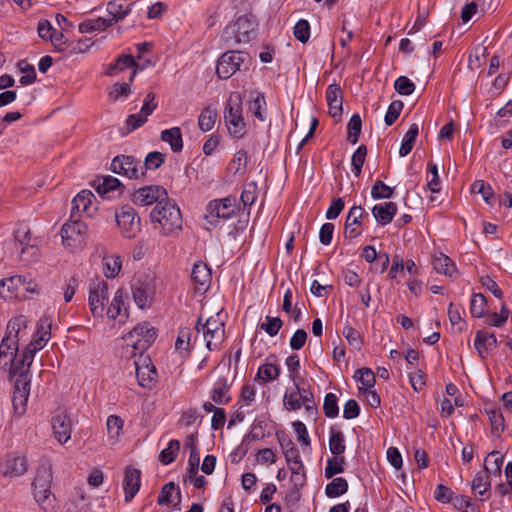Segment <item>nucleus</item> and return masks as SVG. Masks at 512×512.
<instances>
[{
    "label": "nucleus",
    "instance_id": "nucleus-1",
    "mask_svg": "<svg viewBox=\"0 0 512 512\" xmlns=\"http://www.w3.org/2000/svg\"><path fill=\"white\" fill-rule=\"evenodd\" d=\"M51 323L47 318H41L37 324L32 339L25 346L21 359L13 366H8L9 376L14 381V390L12 396L13 409L15 414L21 416L25 413L28 397L30 394L29 375L30 366L35 354L43 349L50 339Z\"/></svg>",
    "mask_w": 512,
    "mask_h": 512
},
{
    "label": "nucleus",
    "instance_id": "nucleus-2",
    "mask_svg": "<svg viewBox=\"0 0 512 512\" xmlns=\"http://www.w3.org/2000/svg\"><path fill=\"white\" fill-rule=\"evenodd\" d=\"M156 337V331L148 323L137 325L123 337L124 354L127 357L140 355V360L135 362L136 377L140 386L150 388L156 377V369L148 357H142Z\"/></svg>",
    "mask_w": 512,
    "mask_h": 512
},
{
    "label": "nucleus",
    "instance_id": "nucleus-3",
    "mask_svg": "<svg viewBox=\"0 0 512 512\" xmlns=\"http://www.w3.org/2000/svg\"><path fill=\"white\" fill-rule=\"evenodd\" d=\"M126 298L125 290L118 288L109 302V285L102 279L93 281L89 286L88 306L94 318H103L106 315L111 320L124 323L128 319Z\"/></svg>",
    "mask_w": 512,
    "mask_h": 512
},
{
    "label": "nucleus",
    "instance_id": "nucleus-4",
    "mask_svg": "<svg viewBox=\"0 0 512 512\" xmlns=\"http://www.w3.org/2000/svg\"><path fill=\"white\" fill-rule=\"evenodd\" d=\"M29 321L23 316H17L8 322L6 334L0 343V367L8 368L21 359L19 344L27 335ZM24 351V349L22 350Z\"/></svg>",
    "mask_w": 512,
    "mask_h": 512
},
{
    "label": "nucleus",
    "instance_id": "nucleus-5",
    "mask_svg": "<svg viewBox=\"0 0 512 512\" xmlns=\"http://www.w3.org/2000/svg\"><path fill=\"white\" fill-rule=\"evenodd\" d=\"M152 224L165 237L178 235L182 230L180 209L170 199L159 201L150 213Z\"/></svg>",
    "mask_w": 512,
    "mask_h": 512
},
{
    "label": "nucleus",
    "instance_id": "nucleus-6",
    "mask_svg": "<svg viewBox=\"0 0 512 512\" xmlns=\"http://www.w3.org/2000/svg\"><path fill=\"white\" fill-rule=\"evenodd\" d=\"M226 317L223 310L219 309L215 315L206 318L202 327V333L208 350H218L224 342Z\"/></svg>",
    "mask_w": 512,
    "mask_h": 512
},
{
    "label": "nucleus",
    "instance_id": "nucleus-7",
    "mask_svg": "<svg viewBox=\"0 0 512 512\" xmlns=\"http://www.w3.org/2000/svg\"><path fill=\"white\" fill-rule=\"evenodd\" d=\"M295 388L285 393L283 397V405L288 411H297L302 407L309 417L314 418L317 410L314 402L313 394L304 387H300L297 381L294 382Z\"/></svg>",
    "mask_w": 512,
    "mask_h": 512
},
{
    "label": "nucleus",
    "instance_id": "nucleus-8",
    "mask_svg": "<svg viewBox=\"0 0 512 512\" xmlns=\"http://www.w3.org/2000/svg\"><path fill=\"white\" fill-rule=\"evenodd\" d=\"M224 120L229 133L235 137H241L245 133V122L242 115V98L237 92L230 95Z\"/></svg>",
    "mask_w": 512,
    "mask_h": 512
},
{
    "label": "nucleus",
    "instance_id": "nucleus-9",
    "mask_svg": "<svg viewBox=\"0 0 512 512\" xmlns=\"http://www.w3.org/2000/svg\"><path fill=\"white\" fill-rule=\"evenodd\" d=\"M155 290V277L153 275L145 274L136 278L132 285V295L136 305L141 309L150 307Z\"/></svg>",
    "mask_w": 512,
    "mask_h": 512
},
{
    "label": "nucleus",
    "instance_id": "nucleus-10",
    "mask_svg": "<svg viewBox=\"0 0 512 512\" xmlns=\"http://www.w3.org/2000/svg\"><path fill=\"white\" fill-rule=\"evenodd\" d=\"M256 22L253 17L243 15L234 23L225 28L227 39H233L236 43H247L255 35Z\"/></svg>",
    "mask_w": 512,
    "mask_h": 512
},
{
    "label": "nucleus",
    "instance_id": "nucleus-11",
    "mask_svg": "<svg viewBox=\"0 0 512 512\" xmlns=\"http://www.w3.org/2000/svg\"><path fill=\"white\" fill-rule=\"evenodd\" d=\"M87 232V226L82 221L75 219L67 221L61 228L62 243L71 250L80 248Z\"/></svg>",
    "mask_w": 512,
    "mask_h": 512
},
{
    "label": "nucleus",
    "instance_id": "nucleus-12",
    "mask_svg": "<svg viewBox=\"0 0 512 512\" xmlns=\"http://www.w3.org/2000/svg\"><path fill=\"white\" fill-rule=\"evenodd\" d=\"M121 234L126 238H134L141 229V221L136 211L130 206H122L115 214Z\"/></svg>",
    "mask_w": 512,
    "mask_h": 512
},
{
    "label": "nucleus",
    "instance_id": "nucleus-13",
    "mask_svg": "<svg viewBox=\"0 0 512 512\" xmlns=\"http://www.w3.org/2000/svg\"><path fill=\"white\" fill-rule=\"evenodd\" d=\"M111 169L114 173L129 179H138L144 175L141 162L132 156H117L112 160Z\"/></svg>",
    "mask_w": 512,
    "mask_h": 512
},
{
    "label": "nucleus",
    "instance_id": "nucleus-14",
    "mask_svg": "<svg viewBox=\"0 0 512 512\" xmlns=\"http://www.w3.org/2000/svg\"><path fill=\"white\" fill-rule=\"evenodd\" d=\"M245 55L238 51L224 53L218 60L216 73L221 79L234 75L245 61Z\"/></svg>",
    "mask_w": 512,
    "mask_h": 512
},
{
    "label": "nucleus",
    "instance_id": "nucleus-15",
    "mask_svg": "<svg viewBox=\"0 0 512 512\" xmlns=\"http://www.w3.org/2000/svg\"><path fill=\"white\" fill-rule=\"evenodd\" d=\"M98 211V203L96 196L90 190L80 191L72 201V214L79 216L94 217Z\"/></svg>",
    "mask_w": 512,
    "mask_h": 512
},
{
    "label": "nucleus",
    "instance_id": "nucleus-16",
    "mask_svg": "<svg viewBox=\"0 0 512 512\" xmlns=\"http://www.w3.org/2000/svg\"><path fill=\"white\" fill-rule=\"evenodd\" d=\"M236 210L235 201L231 198L214 200L207 207L206 219L217 225L220 219H229Z\"/></svg>",
    "mask_w": 512,
    "mask_h": 512
},
{
    "label": "nucleus",
    "instance_id": "nucleus-17",
    "mask_svg": "<svg viewBox=\"0 0 512 512\" xmlns=\"http://www.w3.org/2000/svg\"><path fill=\"white\" fill-rule=\"evenodd\" d=\"M27 471V463L23 456L16 453H8L0 457V474L4 477L14 478L23 475Z\"/></svg>",
    "mask_w": 512,
    "mask_h": 512
},
{
    "label": "nucleus",
    "instance_id": "nucleus-18",
    "mask_svg": "<svg viewBox=\"0 0 512 512\" xmlns=\"http://www.w3.org/2000/svg\"><path fill=\"white\" fill-rule=\"evenodd\" d=\"M166 195V191L159 186H146L136 190L133 194V202L140 206H148L159 201H165L162 199Z\"/></svg>",
    "mask_w": 512,
    "mask_h": 512
},
{
    "label": "nucleus",
    "instance_id": "nucleus-19",
    "mask_svg": "<svg viewBox=\"0 0 512 512\" xmlns=\"http://www.w3.org/2000/svg\"><path fill=\"white\" fill-rule=\"evenodd\" d=\"M53 435L59 443H66L71 438L72 422L65 411H58L52 419Z\"/></svg>",
    "mask_w": 512,
    "mask_h": 512
},
{
    "label": "nucleus",
    "instance_id": "nucleus-20",
    "mask_svg": "<svg viewBox=\"0 0 512 512\" xmlns=\"http://www.w3.org/2000/svg\"><path fill=\"white\" fill-rule=\"evenodd\" d=\"M38 35L41 39L50 41L55 49L63 51L66 47V40L61 32H57L50 21L41 20L37 27Z\"/></svg>",
    "mask_w": 512,
    "mask_h": 512
},
{
    "label": "nucleus",
    "instance_id": "nucleus-21",
    "mask_svg": "<svg viewBox=\"0 0 512 512\" xmlns=\"http://www.w3.org/2000/svg\"><path fill=\"white\" fill-rule=\"evenodd\" d=\"M497 347V339L494 334L485 330L475 333L474 348L481 359H487L490 353Z\"/></svg>",
    "mask_w": 512,
    "mask_h": 512
},
{
    "label": "nucleus",
    "instance_id": "nucleus-22",
    "mask_svg": "<svg viewBox=\"0 0 512 512\" xmlns=\"http://www.w3.org/2000/svg\"><path fill=\"white\" fill-rule=\"evenodd\" d=\"M365 215L361 206H353L346 218L344 235L346 238L354 239L358 237L361 232V219Z\"/></svg>",
    "mask_w": 512,
    "mask_h": 512
},
{
    "label": "nucleus",
    "instance_id": "nucleus-23",
    "mask_svg": "<svg viewBox=\"0 0 512 512\" xmlns=\"http://www.w3.org/2000/svg\"><path fill=\"white\" fill-rule=\"evenodd\" d=\"M326 101L329 108V114L338 120L342 115L343 93L339 85L331 84L326 90Z\"/></svg>",
    "mask_w": 512,
    "mask_h": 512
},
{
    "label": "nucleus",
    "instance_id": "nucleus-24",
    "mask_svg": "<svg viewBox=\"0 0 512 512\" xmlns=\"http://www.w3.org/2000/svg\"><path fill=\"white\" fill-rule=\"evenodd\" d=\"M25 284V277L16 275L0 280V297L4 300L21 296V287Z\"/></svg>",
    "mask_w": 512,
    "mask_h": 512
},
{
    "label": "nucleus",
    "instance_id": "nucleus-25",
    "mask_svg": "<svg viewBox=\"0 0 512 512\" xmlns=\"http://www.w3.org/2000/svg\"><path fill=\"white\" fill-rule=\"evenodd\" d=\"M140 471L134 468H128L125 471L123 488L125 491V501L130 502L137 494L140 488Z\"/></svg>",
    "mask_w": 512,
    "mask_h": 512
},
{
    "label": "nucleus",
    "instance_id": "nucleus-26",
    "mask_svg": "<svg viewBox=\"0 0 512 512\" xmlns=\"http://www.w3.org/2000/svg\"><path fill=\"white\" fill-rule=\"evenodd\" d=\"M131 8L132 3H127L125 0L110 1L107 5L109 18H106V21H110L111 26L114 25L124 19L131 12Z\"/></svg>",
    "mask_w": 512,
    "mask_h": 512
},
{
    "label": "nucleus",
    "instance_id": "nucleus-27",
    "mask_svg": "<svg viewBox=\"0 0 512 512\" xmlns=\"http://www.w3.org/2000/svg\"><path fill=\"white\" fill-rule=\"evenodd\" d=\"M193 331L188 327L181 328L175 342V351L183 359L190 355L193 347Z\"/></svg>",
    "mask_w": 512,
    "mask_h": 512
},
{
    "label": "nucleus",
    "instance_id": "nucleus-28",
    "mask_svg": "<svg viewBox=\"0 0 512 512\" xmlns=\"http://www.w3.org/2000/svg\"><path fill=\"white\" fill-rule=\"evenodd\" d=\"M122 257L118 254H104L102 258V272L108 279L116 278L122 269Z\"/></svg>",
    "mask_w": 512,
    "mask_h": 512
},
{
    "label": "nucleus",
    "instance_id": "nucleus-29",
    "mask_svg": "<svg viewBox=\"0 0 512 512\" xmlns=\"http://www.w3.org/2000/svg\"><path fill=\"white\" fill-rule=\"evenodd\" d=\"M397 213V205L394 202H383L372 209V214L378 223L386 225L390 223Z\"/></svg>",
    "mask_w": 512,
    "mask_h": 512
},
{
    "label": "nucleus",
    "instance_id": "nucleus-30",
    "mask_svg": "<svg viewBox=\"0 0 512 512\" xmlns=\"http://www.w3.org/2000/svg\"><path fill=\"white\" fill-rule=\"evenodd\" d=\"M191 278L199 288L206 289L211 282V271L204 262L198 261L193 266Z\"/></svg>",
    "mask_w": 512,
    "mask_h": 512
},
{
    "label": "nucleus",
    "instance_id": "nucleus-31",
    "mask_svg": "<svg viewBox=\"0 0 512 512\" xmlns=\"http://www.w3.org/2000/svg\"><path fill=\"white\" fill-rule=\"evenodd\" d=\"M160 138L163 142L169 144L171 150L175 153L182 151L183 138L179 127H172L161 132Z\"/></svg>",
    "mask_w": 512,
    "mask_h": 512
},
{
    "label": "nucleus",
    "instance_id": "nucleus-32",
    "mask_svg": "<svg viewBox=\"0 0 512 512\" xmlns=\"http://www.w3.org/2000/svg\"><path fill=\"white\" fill-rule=\"evenodd\" d=\"M432 263L434 269L438 273H442L447 276H454L456 273V267L455 264L452 262V260L442 252L434 253L432 257Z\"/></svg>",
    "mask_w": 512,
    "mask_h": 512
},
{
    "label": "nucleus",
    "instance_id": "nucleus-33",
    "mask_svg": "<svg viewBox=\"0 0 512 512\" xmlns=\"http://www.w3.org/2000/svg\"><path fill=\"white\" fill-rule=\"evenodd\" d=\"M129 67H134V70L130 77V81H132L137 72L138 64L135 62L133 56L131 55L119 56L116 62L109 66L107 74L110 76H116L120 71H123L124 69Z\"/></svg>",
    "mask_w": 512,
    "mask_h": 512
},
{
    "label": "nucleus",
    "instance_id": "nucleus-34",
    "mask_svg": "<svg viewBox=\"0 0 512 512\" xmlns=\"http://www.w3.org/2000/svg\"><path fill=\"white\" fill-rule=\"evenodd\" d=\"M124 421L117 415H110L106 421L108 441L114 445L123 432Z\"/></svg>",
    "mask_w": 512,
    "mask_h": 512
},
{
    "label": "nucleus",
    "instance_id": "nucleus-35",
    "mask_svg": "<svg viewBox=\"0 0 512 512\" xmlns=\"http://www.w3.org/2000/svg\"><path fill=\"white\" fill-rule=\"evenodd\" d=\"M280 373L279 366L275 362H271L269 359L262 364L257 371L256 380H260L264 383L273 381L278 378Z\"/></svg>",
    "mask_w": 512,
    "mask_h": 512
},
{
    "label": "nucleus",
    "instance_id": "nucleus-36",
    "mask_svg": "<svg viewBox=\"0 0 512 512\" xmlns=\"http://www.w3.org/2000/svg\"><path fill=\"white\" fill-rule=\"evenodd\" d=\"M33 495L38 505L45 511H52L54 508V497L51 494L50 488H37L33 487Z\"/></svg>",
    "mask_w": 512,
    "mask_h": 512
},
{
    "label": "nucleus",
    "instance_id": "nucleus-37",
    "mask_svg": "<svg viewBox=\"0 0 512 512\" xmlns=\"http://www.w3.org/2000/svg\"><path fill=\"white\" fill-rule=\"evenodd\" d=\"M111 27V22L106 21V18L99 17L96 19H86L79 24V31L81 33L101 32Z\"/></svg>",
    "mask_w": 512,
    "mask_h": 512
},
{
    "label": "nucleus",
    "instance_id": "nucleus-38",
    "mask_svg": "<svg viewBox=\"0 0 512 512\" xmlns=\"http://www.w3.org/2000/svg\"><path fill=\"white\" fill-rule=\"evenodd\" d=\"M217 119V110L212 107L204 108L198 117V127L203 132L211 131Z\"/></svg>",
    "mask_w": 512,
    "mask_h": 512
},
{
    "label": "nucleus",
    "instance_id": "nucleus-39",
    "mask_svg": "<svg viewBox=\"0 0 512 512\" xmlns=\"http://www.w3.org/2000/svg\"><path fill=\"white\" fill-rule=\"evenodd\" d=\"M418 134H419L418 125L415 123L411 124L408 131L405 133V135L402 139V144L399 149V155L401 157H404L411 152Z\"/></svg>",
    "mask_w": 512,
    "mask_h": 512
},
{
    "label": "nucleus",
    "instance_id": "nucleus-40",
    "mask_svg": "<svg viewBox=\"0 0 512 512\" xmlns=\"http://www.w3.org/2000/svg\"><path fill=\"white\" fill-rule=\"evenodd\" d=\"M52 478L53 477L50 464L44 463L37 470L33 482V487L51 488Z\"/></svg>",
    "mask_w": 512,
    "mask_h": 512
},
{
    "label": "nucleus",
    "instance_id": "nucleus-41",
    "mask_svg": "<svg viewBox=\"0 0 512 512\" xmlns=\"http://www.w3.org/2000/svg\"><path fill=\"white\" fill-rule=\"evenodd\" d=\"M354 378L359 383V392L373 388L375 385V375L370 368L358 369L354 374Z\"/></svg>",
    "mask_w": 512,
    "mask_h": 512
},
{
    "label": "nucleus",
    "instance_id": "nucleus-42",
    "mask_svg": "<svg viewBox=\"0 0 512 512\" xmlns=\"http://www.w3.org/2000/svg\"><path fill=\"white\" fill-rule=\"evenodd\" d=\"M153 111L154 106L146 105L141 108L139 113L130 115L126 121L129 131H133L142 126L146 122L147 117L152 114Z\"/></svg>",
    "mask_w": 512,
    "mask_h": 512
},
{
    "label": "nucleus",
    "instance_id": "nucleus-43",
    "mask_svg": "<svg viewBox=\"0 0 512 512\" xmlns=\"http://www.w3.org/2000/svg\"><path fill=\"white\" fill-rule=\"evenodd\" d=\"M33 241L38 240L32 237L29 227L25 224L18 225L14 231L15 245L21 249L23 246L33 244Z\"/></svg>",
    "mask_w": 512,
    "mask_h": 512
},
{
    "label": "nucleus",
    "instance_id": "nucleus-44",
    "mask_svg": "<svg viewBox=\"0 0 512 512\" xmlns=\"http://www.w3.org/2000/svg\"><path fill=\"white\" fill-rule=\"evenodd\" d=\"M246 164H247L246 152L238 151L234 154V157L228 166V170L234 176L242 177L246 170Z\"/></svg>",
    "mask_w": 512,
    "mask_h": 512
},
{
    "label": "nucleus",
    "instance_id": "nucleus-45",
    "mask_svg": "<svg viewBox=\"0 0 512 512\" xmlns=\"http://www.w3.org/2000/svg\"><path fill=\"white\" fill-rule=\"evenodd\" d=\"M503 464V456L498 451H493L488 454L484 461V468L487 473L499 475Z\"/></svg>",
    "mask_w": 512,
    "mask_h": 512
},
{
    "label": "nucleus",
    "instance_id": "nucleus-46",
    "mask_svg": "<svg viewBox=\"0 0 512 512\" xmlns=\"http://www.w3.org/2000/svg\"><path fill=\"white\" fill-rule=\"evenodd\" d=\"M345 438L341 431L332 430L329 437V450L333 455L341 456L345 452Z\"/></svg>",
    "mask_w": 512,
    "mask_h": 512
},
{
    "label": "nucleus",
    "instance_id": "nucleus-47",
    "mask_svg": "<svg viewBox=\"0 0 512 512\" xmlns=\"http://www.w3.org/2000/svg\"><path fill=\"white\" fill-rule=\"evenodd\" d=\"M287 465L294 463V461L301 462L299 450L295 444L289 439L279 440Z\"/></svg>",
    "mask_w": 512,
    "mask_h": 512
},
{
    "label": "nucleus",
    "instance_id": "nucleus-48",
    "mask_svg": "<svg viewBox=\"0 0 512 512\" xmlns=\"http://www.w3.org/2000/svg\"><path fill=\"white\" fill-rule=\"evenodd\" d=\"M348 489L346 479L342 477L334 478L325 488V493L330 498H336L344 494Z\"/></svg>",
    "mask_w": 512,
    "mask_h": 512
},
{
    "label": "nucleus",
    "instance_id": "nucleus-49",
    "mask_svg": "<svg viewBox=\"0 0 512 512\" xmlns=\"http://www.w3.org/2000/svg\"><path fill=\"white\" fill-rule=\"evenodd\" d=\"M19 256L21 261L27 265L35 262L39 256L38 241H33V244L23 246L19 251Z\"/></svg>",
    "mask_w": 512,
    "mask_h": 512
},
{
    "label": "nucleus",
    "instance_id": "nucleus-50",
    "mask_svg": "<svg viewBox=\"0 0 512 512\" xmlns=\"http://www.w3.org/2000/svg\"><path fill=\"white\" fill-rule=\"evenodd\" d=\"M120 188V181L112 176H107L96 186L99 195L106 196Z\"/></svg>",
    "mask_w": 512,
    "mask_h": 512
},
{
    "label": "nucleus",
    "instance_id": "nucleus-51",
    "mask_svg": "<svg viewBox=\"0 0 512 512\" xmlns=\"http://www.w3.org/2000/svg\"><path fill=\"white\" fill-rule=\"evenodd\" d=\"M345 459L343 456H336L329 458L327 460V465L325 467V477L332 478L334 475L342 473L344 468Z\"/></svg>",
    "mask_w": 512,
    "mask_h": 512
},
{
    "label": "nucleus",
    "instance_id": "nucleus-52",
    "mask_svg": "<svg viewBox=\"0 0 512 512\" xmlns=\"http://www.w3.org/2000/svg\"><path fill=\"white\" fill-rule=\"evenodd\" d=\"M239 401L241 408L244 406H251L256 401V386L253 383H246L243 385L240 393Z\"/></svg>",
    "mask_w": 512,
    "mask_h": 512
},
{
    "label": "nucleus",
    "instance_id": "nucleus-53",
    "mask_svg": "<svg viewBox=\"0 0 512 512\" xmlns=\"http://www.w3.org/2000/svg\"><path fill=\"white\" fill-rule=\"evenodd\" d=\"M291 472V482L295 487L302 486L305 482L304 465L301 462L294 461V463L287 465Z\"/></svg>",
    "mask_w": 512,
    "mask_h": 512
},
{
    "label": "nucleus",
    "instance_id": "nucleus-54",
    "mask_svg": "<svg viewBox=\"0 0 512 512\" xmlns=\"http://www.w3.org/2000/svg\"><path fill=\"white\" fill-rule=\"evenodd\" d=\"M180 449V442L178 440H171L168 447L163 449L159 455V460L163 464H170L176 458Z\"/></svg>",
    "mask_w": 512,
    "mask_h": 512
},
{
    "label": "nucleus",
    "instance_id": "nucleus-55",
    "mask_svg": "<svg viewBox=\"0 0 512 512\" xmlns=\"http://www.w3.org/2000/svg\"><path fill=\"white\" fill-rule=\"evenodd\" d=\"M486 310V299L485 297L478 293L474 294L471 298L470 302V312L473 317L480 318L484 315Z\"/></svg>",
    "mask_w": 512,
    "mask_h": 512
},
{
    "label": "nucleus",
    "instance_id": "nucleus-56",
    "mask_svg": "<svg viewBox=\"0 0 512 512\" xmlns=\"http://www.w3.org/2000/svg\"><path fill=\"white\" fill-rule=\"evenodd\" d=\"M366 154L367 149L364 145L359 146L357 150L354 152L351 160V165L352 171L354 172L355 176L360 175L362 166L365 162Z\"/></svg>",
    "mask_w": 512,
    "mask_h": 512
},
{
    "label": "nucleus",
    "instance_id": "nucleus-57",
    "mask_svg": "<svg viewBox=\"0 0 512 512\" xmlns=\"http://www.w3.org/2000/svg\"><path fill=\"white\" fill-rule=\"evenodd\" d=\"M283 325L279 317L266 316L265 322L261 323L260 328L264 330L269 336H275Z\"/></svg>",
    "mask_w": 512,
    "mask_h": 512
},
{
    "label": "nucleus",
    "instance_id": "nucleus-58",
    "mask_svg": "<svg viewBox=\"0 0 512 512\" xmlns=\"http://www.w3.org/2000/svg\"><path fill=\"white\" fill-rule=\"evenodd\" d=\"M471 191L475 194H480L483 200L490 204V199L493 197V190L489 184L483 180H477L472 184Z\"/></svg>",
    "mask_w": 512,
    "mask_h": 512
},
{
    "label": "nucleus",
    "instance_id": "nucleus-59",
    "mask_svg": "<svg viewBox=\"0 0 512 512\" xmlns=\"http://www.w3.org/2000/svg\"><path fill=\"white\" fill-rule=\"evenodd\" d=\"M393 195V189L384 182L377 180L371 189V196L374 199H387Z\"/></svg>",
    "mask_w": 512,
    "mask_h": 512
},
{
    "label": "nucleus",
    "instance_id": "nucleus-60",
    "mask_svg": "<svg viewBox=\"0 0 512 512\" xmlns=\"http://www.w3.org/2000/svg\"><path fill=\"white\" fill-rule=\"evenodd\" d=\"M130 92L129 83H115L109 92V98L114 102L120 99H126Z\"/></svg>",
    "mask_w": 512,
    "mask_h": 512
},
{
    "label": "nucleus",
    "instance_id": "nucleus-61",
    "mask_svg": "<svg viewBox=\"0 0 512 512\" xmlns=\"http://www.w3.org/2000/svg\"><path fill=\"white\" fill-rule=\"evenodd\" d=\"M491 427L494 431L501 432L505 428L502 412L496 408L486 410Z\"/></svg>",
    "mask_w": 512,
    "mask_h": 512
},
{
    "label": "nucleus",
    "instance_id": "nucleus-62",
    "mask_svg": "<svg viewBox=\"0 0 512 512\" xmlns=\"http://www.w3.org/2000/svg\"><path fill=\"white\" fill-rule=\"evenodd\" d=\"M361 124V118L358 114L352 115L348 122V140H350L351 143L353 144H355L358 141V135L361 131Z\"/></svg>",
    "mask_w": 512,
    "mask_h": 512
},
{
    "label": "nucleus",
    "instance_id": "nucleus-63",
    "mask_svg": "<svg viewBox=\"0 0 512 512\" xmlns=\"http://www.w3.org/2000/svg\"><path fill=\"white\" fill-rule=\"evenodd\" d=\"M426 186L432 193H437L441 190L438 168L436 164L429 163V175L427 176Z\"/></svg>",
    "mask_w": 512,
    "mask_h": 512
},
{
    "label": "nucleus",
    "instance_id": "nucleus-64",
    "mask_svg": "<svg viewBox=\"0 0 512 512\" xmlns=\"http://www.w3.org/2000/svg\"><path fill=\"white\" fill-rule=\"evenodd\" d=\"M395 90L401 95H411L415 90L414 83L406 76H400L394 83Z\"/></svg>",
    "mask_w": 512,
    "mask_h": 512
}]
</instances>
